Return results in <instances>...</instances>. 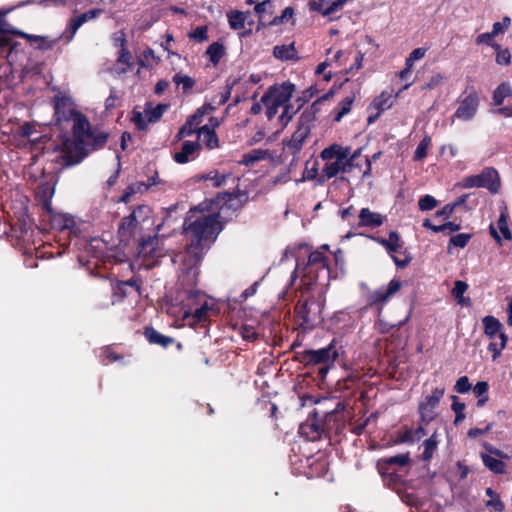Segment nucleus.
<instances>
[{
	"label": "nucleus",
	"mask_w": 512,
	"mask_h": 512,
	"mask_svg": "<svg viewBox=\"0 0 512 512\" xmlns=\"http://www.w3.org/2000/svg\"><path fill=\"white\" fill-rule=\"evenodd\" d=\"M294 90L293 84L283 82L270 87L261 98L267 118L270 121L275 120L279 129L285 128L293 118L294 110L291 98Z\"/></svg>",
	"instance_id": "obj_1"
},
{
	"label": "nucleus",
	"mask_w": 512,
	"mask_h": 512,
	"mask_svg": "<svg viewBox=\"0 0 512 512\" xmlns=\"http://www.w3.org/2000/svg\"><path fill=\"white\" fill-rule=\"evenodd\" d=\"M360 157L361 149L351 153L348 146L332 144L320 153V158L325 162L322 167V176L331 179L340 173H350L362 166L358 161Z\"/></svg>",
	"instance_id": "obj_2"
},
{
	"label": "nucleus",
	"mask_w": 512,
	"mask_h": 512,
	"mask_svg": "<svg viewBox=\"0 0 512 512\" xmlns=\"http://www.w3.org/2000/svg\"><path fill=\"white\" fill-rule=\"evenodd\" d=\"M213 205L215 207L207 215L194 216V260L203 256L222 230L217 211L218 202Z\"/></svg>",
	"instance_id": "obj_3"
},
{
	"label": "nucleus",
	"mask_w": 512,
	"mask_h": 512,
	"mask_svg": "<svg viewBox=\"0 0 512 512\" xmlns=\"http://www.w3.org/2000/svg\"><path fill=\"white\" fill-rule=\"evenodd\" d=\"M294 275L307 278L309 283L327 281L330 277L328 259L321 251H313L309 254L306 264L302 265L299 261L297 262Z\"/></svg>",
	"instance_id": "obj_4"
},
{
	"label": "nucleus",
	"mask_w": 512,
	"mask_h": 512,
	"mask_svg": "<svg viewBox=\"0 0 512 512\" xmlns=\"http://www.w3.org/2000/svg\"><path fill=\"white\" fill-rule=\"evenodd\" d=\"M71 121H73V145L76 151L79 152V156L74 161L71 160V156H65L64 160L67 165L78 164L84 159L86 156V153L84 152L86 143L93 136L91 125L84 114L79 112Z\"/></svg>",
	"instance_id": "obj_5"
},
{
	"label": "nucleus",
	"mask_w": 512,
	"mask_h": 512,
	"mask_svg": "<svg viewBox=\"0 0 512 512\" xmlns=\"http://www.w3.org/2000/svg\"><path fill=\"white\" fill-rule=\"evenodd\" d=\"M484 334L490 340L488 351L492 353L495 361L506 347L508 337L503 330V324L494 316L488 315L482 318Z\"/></svg>",
	"instance_id": "obj_6"
},
{
	"label": "nucleus",
	"mask_w": 512,
	"mask_h": 512,
	"mask_svg": "<svg viewBox=\"0 0 512 512\" xmlns=\"http://www.w3.org/2000/svg\"><path fill=\"white\" fill-rule=\"evenodd\" d=\"M484 448L486 451L480 453L484 466L495 474H505L507 471L505 461H509L511 456L488 443L484 444Z\"/></svg>",
	"instance_id": "obj_7"
},
{
	"label": "nucleus",
	"mask_w": 512,
	"mask_h": 512,
	"mask_svg": "<svg viewBox=\"0 0 512 512\" xmlns=\"http://www.w3.org/2000/svg\"><path fill=\"white\" fill-rule=\"evenodd\" d=\"M457 185L462 188L485 187L495 193L499 188L498 173L494 168H486L480 174L463 178Z\"/></svg>",
	"instance_id": "obj_8"
},
{
	"label": "nucleus",
	"mask_w": 512,
	"mask_h": 512,
	"mask_svg": "<svg viewBox=\"0 0 512 512\" xmlns=\"http://www.w3.org/2000/svg\"><path fill=\"white\" fill-rule=\"evenodd\" d=\"M52 102L54 117L58 124L71 121L79 113L74 100L70 96L58 94L54 96Z\"/></svg>",
	"instance_id": "obj_9"
},
{
	"label": "nucleus",
	"mask_w": 512,
	"mask_h": 512,
	"mask_svg": "<svg viewBox=\"0 0 512 512\" xmlns=\"http://www.w3.org/2000/svg\"><path fill=\"white\" fill-rule=\"evenodd\" d=\"M445 388L436 387L419 403V414L423 423H429L436 417V408L444 396Z\"/></svg>",
	"instance_id": "obj_10"
},
{
	"label": "nucleus",
	"mask_w": 512,
	"mask_h": 512,
	"mask_svg": "<svg viewBox=\"0 0 512 512\" xmlns=\"http://www.w3.org/2000/svg\"><path fill=\"white\" fill-rule=\"evenodd\" d=\"M220 125L216 117H209V123L204 124L197 130V147L215 149L219 147V138L215 129Z\"/></svg>",
	"instance_id": "obj_11"
},
{
	"label": "nucleus",
	"mask_w": 512,
	"mask_h": 512,
	"mask_svg": "<svg viewBox=\"0 0 512 512\" xmlns=\"http://www.w3.org/2000/svg\"><path fill=\"white\" fill-rule=\"evenodd\" d=\"M479 102L477 92L472 91L459 101V105L453 114V119L463 122L471 121L477 114Z\"/></svg>",
	"instance_id": "obj_12"
},
{
	"label": "nucleus",
	"mask_w": 512,
	"mask_h": 512,
	"mask_svg": "<svg viewBox=\"0 0 512 512\" xmlns=\"http://www.w3.org/2000/svg\"><path fill=\"white\" fill-rule=\"evenodd\" d=\"M54 190H51L46 199L43 200V209L47 212L50 218L51 225L59 230H70L75 226L74 218L65 213H57L52 208L51 198Z\"/></svg>",
	"instance_id": "obj_13"
},
{
	"label": "nucleus",
	"mask_w": 512,
	"mask_h": 512,
	"mask_svg": "<svg viewBox=\"0 0 512 512\" xmlns=\"http://www.w3.org/2000/svg\"><path fill=\"white\" fill-rule=\"evenodd\" d=\"M296 312L306 324H313L321 318L320 304L309 300L299 301L296 306Z\"/></svg>",
	"instance_id": "obj_14"
},
{
	"label": "nucleus",
	"mask_w": 512,
	"mask_h": 512,
	"mask_svg": "<svg viewBox=\"0 0 512 512\" xmlns=\"http://www.w3.org/2000/svg\"><path fill=\"white\" fill-rule=\"evenodd\" d=\"M214 306L213 300L194 292V323L206 320Z\"/></svg>",
	"instance_id": "obj_15"
},
{
	"label": "nucleus",
	"mask_w": 512,
	"mask_h": 512,
	"mask_svg": "<svg viewBox=\"0 0 512 512\" xmlns=\"http://www.w3.org/2000/svg\"><path fill=\"white\" fill-rule=\"evenodd\" d=\"M401 287L402 283L400 280L392 279L386 287H381L371 294V302L374 304L383 305L391 297H393L401 289Z\"/></svg>",
	"instance_id": "obj_16"
},
{
	"label": "nucleus",
	"mask_w": 512,
	"mask_h": 512,
	"mask_svg": "<svg viewBox=\"0 0 512 512\" xmlns=\"http://www.w3.org/2000/svg\"><path fill=\"white\" fill-rule=\"evenodd\" d=\"M309 134V125L304 123L299 124L296 131L292 134L291 138L286 142V147L291 151V153H298L302 149Z\"/></svg>",
	"instance_id": "obj_17"
},
{
	"label": "nucleus",
	"mask_w": 512,
	"mask_h": 512,
	"mask_svg": "<svg viewBox=\"0 0 512 512\" xmlns=\"http://www.w3.org/2000/svg\"><path fill=\"white\" fill-rule=\"evenodd\" d=\"M307 356L310 362L314 364H321L333 362L337 358L338 353L334 344L331 343L327 347L308 351Z\"/></svg>",
	"instance_id": "obj_18"
},
{
	"label": "nucleus",
	"mask_w": 512,
	"mask_h": 512,
	"mask_svg": "<svg viewBox=\"0 0 512 512\" xmlns=\"http://www.w3.org/2000/svg\"><path fill=\"white\" fill-rule=\"evenodd\" d=\"M395 101V97L392 92L383 91L378 97H376L370 108L376 110V115L374 118L369 117V122H372L375 118L379 117L381 113L390 109Z\"/></svg>",
	"instance_id": "obj_19"
},
{
	"label": "nucleus",
	"mask_w": 512,
	"mask_h": 512,
	"mask_svg": "<svg viewBox=\"0 0 512 512\" xmlns=\"http://www.w3.org/2000/svg\"><path fill=\"white\" fill-rule=\"evenodd\" d=\"M385 217L380 213L373 212L369 208H362L359 213V226L376 228L383 224Z\"/></svg>",
	"instance_id": "obj_20"
},
{
	"label": "nucleus",
	"mask_w": 512,
	"mask_h": 512,
	"mask_svg": "<svg viewBox=\"0 0 512 512\" xmlns=\"http://www.w3.org/2000/svg\"><path fill=\"white\" fill-rule=\"evenodd\" d=\"M410 463L409 454H399L392 457L385 458L379 462V469L381 472H388L393 467H405Z\"/></svg>",
	"instance_id": "obj_21"
},
{
	"label": "nucleus",
	"mask_w": 512,
	"mask_h": 512,
	"mask_svg": "<svg viewBox=\"0 0 512 512\" xmlns=\"http://www.w3.org/2000/svg\"><path fill=\"white\" fill-rule=\"evenodd\" d=\"M273 56L281 61L298 60V52L295 48V44L276 45L273 48Z\"/></svg>",
	"instance_id": "obj_22"
},
{
	"label": "nucleus",
	"mask_w": 512,
	"mask_h": 512,
	"mask_svg": "<svg viewBox=\"0 0 512 512\" xmlns=\"http://www.w3.org/2000/svg\"><path fill=\"white\" fill-rule=\"evenodd\" d=\"M144 336L150 344L160 345L164 348L175 342L174 338L161 334L153 327L145 328Z\"/></svg>",
	"instance_id": "obj_23"
},
{
	"label": "nucleus",
	"mask_w": 512,
	"mask_h": 512,
	"mask_svg": "<svg viewBox=\"0 0 512 512\" xmlns=\"http://www.w3.org/2000/svg\"><path fill=\"white\" fill-rule=\"evenodd\" d=\"M228 174H220L217 170H211L206 174L194 176V183L200 181H209L211 186L220 187L227 179Z\"/></svg>",
	"instance_id": "obj_24"
},
{
	"label": "nucleus",
	"mask_w": 512,
	"mask_h": 512,
	"mask_svg": "<svg viewBox=\"0 0 512 512\" xmlns=\"http://www.w3.org/2000/svg\"><path fill=\"white\" fill-rule=\"evenodd\" d=\"M379 244L386 248L390 253L398 252L402 248V242L396 232H390L388 239L374 238Z\"/></svg>",
	"instance_id": "obj_25"
},
{
	"label": "nucleus",
	"mask_w": 512,
	"mask_h": 512,
	"mask_svg": "<svg viewBox=\"0 0 512 512\" xmlns=\"http://www.w3.org/2000/svg\"><path fill=\"white\" fill-rule=\"evenodd\" d=\"M467 289H468V285L464 281L457 280L454 283V287L452 289V294L456 298L457 303L461 306H469L471 304L470 298L464 296Z\"/></svg>",
	"instance_id": "obj_26"
},
{
	"label": "nucleus",
	"mask_w": 512,
	"mask_h": 512,
	"mask_svg": "<svg viewBox=\"0 0 512 512\" xmlns=\"http://www.w3.org/2000/svg\"><path fill=\"white\" fill-rule=\"evenodd\" d=\"M138 222L134 219V216H127L124 217L118 227V235L121 238V240L129 239L132 235V230Z\"/></svg>",
	"instance_id": "obj_27"
},
{
	"label": "nucleus",
	"mask_w": 512,
	"mask_h": 512,
	"mask_svg": "<svg viewBox=\"0 0 512 512\" xmlns=\"http://www.w3.org/2000/svg\"><path fill=\"white\" fill-rule=\"evenodd\" d=\"M269 153L267 150L263 149H254L243 155L242 159L239 161L240 164L246 166H253L256 162H259L266 157H268Z\"/></svg>",
	"instance_id": "obj_28"
},
{
	"label": "nucleus",
	"mask_w": 512,
	"mask_h": 512,
	"mask_svg": "<svg viewBox=\"0 0 512 512\" xmlns=\"http://www.w3.org/2000/svg\"><path fill=\"white\" fill-rule=\"evenodd\" d=\"M82 25L83 23L77 16L71 18L66 26V29L63 31L59 38L64 39L66 44L70 43Z\"/></svg>",
	"instance_id": "obj_29"
},
{
	"label": "nucleus",
	"mask_w": 512,
	"mask_h": 512,
	"mask_svg": "<svg viewBox=\"0 0 512 512\" xmlns=\"http://www.w3.org/2000/svg\"><path fill=\"white\" fill-rule=\"evenodd\" d=\"M82 25L83 23L77 16L71 18L66 26V29L63 31L59 38L64 39L66 44L70 43Z\"/></svg>",
	"instance_id": "obj_30"
},
{
	"label": "nucleus",
	"mask_w": 512,
	"mask_h": 512,
	"mask_svg": "<svg viewBox=\"0 0 512 512\" xmlns=\"http://www.w3.org/2000/svg\"><path fill=\"white\" fill-rule=\"evenodd\" d=\"M82 25L83 23L77 16L71 18L66 26V29L63 31L59 38L64 39L66 44L70 43Z\"/></svg>",
	"instance_id": "obj_31"
},
{
	"label": "nucleus",
	"mask_w": 512,
	"mask_h": 512,
	"mask_svg": "<svg viewBox=\"0 0 512 512\" xmlns=\"http://www.w3.org/2000/svg\"><path fill=\"white\" fill-rule=\"evenodd\" d=\"M423 226L430 229L434 233L447 232L451 234L460 230V225L454 222H447L442 225H433L429 219L423 221Z\"/></svg>",
	"instance_id": "obj_32"
},
{
	"label": "nucleus",
	"mask_w": 512,
	"mask_h": 512,
	"mask_svg": "<svg viewBox=\"0 0 512 512\" xmlns=\"http://www.w3.org/2000/svg\"><path fill=\"white\" fill-rule=\"evenodd\" d=\"M228 22L233 29H242L250 17L249 12L232 11L228 15Z\"/></svg>",
	"instance_id": "obj_33"
},
{
	"label": "nucleus",
	"mask_w": 512,
	"mask_h": 512,
	"mask_svg": "<svg viewBox=\"0 0 512 512\" xmlns=\"http://www.w3.org/2000/svg\"><path fill=\"white\" fill-rule=\"evenodd\" d=\"M510 96H512V88L509 83L503 82L493 92V104L499 106Z\"/></svg>",
	"instance_id": "obj_34"
},
{
	"label": "nucleus",
	"mask_w": 512,
	"mask_h": 512,
	"mask_svg": "<svg viewBox=\"0 0 512 512\" xmlns=\"http://www.w3.org/2000/svg\"><path fill=\"white\" fill-rule=\"evenodd\" d=\"M167 104H157L155 107L151 105H146L144 109V114L149 123L157 122L163 115V113L167 110Z\"/></svg>",
	"instance_id": "obj_35"
},
{
	"label": "nucleus",
	"mask_w": 512,
	"mask_h": 512,
	"mask_svg": "<svg viewBox=\"0 0 512 512\" xmlns=\"http://www.w3.org/2000/svg\"><path fill=\"white\" fill-rule=\"evenodd\" d=\"M205 54L208 56L210 62H212L213 65H217L225 54V49L223 44L214 42L207 48Z\"/></svg>",
	"instance_id": "obj_36"
},
{
	"label": "nucleus",
	"mask_w": 512,
	"mask_h": 512,
	"mask_svg": "<svg viewBox=\"0 0 512 512\" xmlns=\"http://www.w3.org/2000/svg\"><path fill=\"white\" fill-rule=\"evenodd\" d=\"M192 155V141L186 140L182 144V150L173 154V159L178 164H185Z\"/></svg>",
	"instance_id": "obj_37"
},
{
	"label": "nucleus",
	"mask_w": 512,
	"mask_h": 512,
	"mask_svg": "<svg viewBox=\"0 0 512 512\" xmlns=\"http://www.w3.org/2000/svg\"><path fill=\"white\" fill-rule=\"evenodd\" d=\"M431 143H432L431 137L428 135L424 136V138L418 144V146L414 152L413 160L414 161L423 160L428 154V150L431 146Z\"/></svg>",
	"instance_id": "obj_38"
},
{
	"label": "nucleus",
	"mask_w": 512,
	"mask_h": 512,
	"mask_svg": "<svg viewBox=\"0 0 512 512\" xmlns=\"http://www.w3.org/2000/svg\"><path fill=\"white\" fill-rule=\"evenodd\" d=\"M214 110L215 107L210 103H205L202 107L198 108L194 113V125L202 123L205 120V117H207V120L209 121V117H213L212 112Z\"/></svg>",
	"instance_id": "obj_39"
},
{
	"label": "nucleus",
	"mask_w": 512,
	"mask_h": 512,
	"mask_svg": "<svg viewBox=\"0 0 512 512\" xmlns=\"http://www.w3.org/2000/svg\"><path fill=\"white\" fill-rule=\"evenodd\" d=\"M70 0H25L18 3V6H27L31 4H38L42 7H58L65 5Z\"/></svg>",
	"instance_id": "obj_40"
},
{
	"label": "nucleus",
	"mask_w": 512,
	"mask_h": 512,
	"mask_svg": "<svg viewBox=\"0 0 512 512\" xmlns=\"http://www.w3.org/2000/svg\"><path fill=\"white\" fill-rule=\"evenodd\" d=\"M497 227L504 239L510 240L512 238V234L508 225V214L506 209L501 211L500 217L497 221Z\"/></svg>",
	"instance_id": "obj_41"
},
{
	"label": "nucleus",
	"mask_w": 512,
	"mask_h": 512,
	"mask_svg": "<svg viewBox=\"0 0 512 512\" xmlns=\"http://www.w3.org/2000/svg\"><path fill=\"white\" fill-rule=\"evenodd\" d=\"M452 399V405L451 408L453 412L455 413V420L454 423L457 425L461 423L465 419V404L460 402L458 397L453 395L451 396Z\"/></svg>",
	"instance_id": "obj_42"
},
{
	"label": "nucleus",
	"mask_w": 512,
	"mask_h": 512,
	"mask_svg": "<svg viewBox=\"0 0 512 512\" xmlns=\"http://www.w3.org/2000/svg\"><path fill=\"white\" fill-rule=\"evenodd\" d=\"M424 445V452H423V458L424 460H429L434 452L437 449L438 446V440L436 438V433H433L428 439H426L423 443Z\"/></svg>",
	"instance_id": "obj_43"
},
{
	"label": "nucleus",
	"mask_w": 512,
	"mask_h": 512,
	"mask_svg": "<svg viewBox=\"0 0 512 512\" xmlns=\"http://www.w3.org/2000/svg\"><path fill=\"white\" fill-rule=\"evenodd\" d=\"M474 393L475 395L477 396L478 398V401H477V405L478 406H483L485 405V403L488 401V384L484 381L482 382H478L475 386H474Z\"/></svg>",
	"instance_id": "obj_44"
},
{
	"label": "nucleus",
	"mask_w": 512,
	"mask_h": 512,
	"mask_svg": "<svg viewBox=\"0 0 512 512\" xmlns=\"http://www.w3.org/2000/svg\"><path fill=\"white\" fill-rule=\"evenodd\" d=\"M486 495L490 498L486 503L487 507H491L497 512H502L504 510V504L500 500L499 495L495 493L492 488L486 489Z\"/></svg>",
	"instance_id": "obj_45"
},
{
	"label": "nucleus",
	"mask_w": 512,
	"mask_h": 512,
	"mask_svg": "<svg viewBox=\"0 0 512 512\" xmlns=\"http://www.w3.org/2000/svg\"><path fill=\"white\" fill-rule=\"evenodd\" d=\"M319 166L317 161L310 163L309 161L305 164V169L302 174L301 181L313 180L318 175Z\"/></svg>",
	"instance_id": "obj_46"
},
{
	"label": "nucleus",
	"mask_w": 512,
	"mask_h": 512,
	"mask_svg": "<svg viewBox=\"0 0 512 512\" xmlns=\"http://www.w3.org/2000/svg\"><path fill=\"white\" fill-rule=\"evenodd\" d=\"M426 435V431L422 426H419L418 428L414 430H407L403 437V442H415L419 441L421 438H423Z\"/></svg>",
	"instance_id": "obj_47"
},
{
	"label": "nucleus",
	"mask_w": 512,
	"mask_h": 512,
	"mask_svg": "<svg viewBox=\"0 0 512 512\" xmlns=\"http://www.w3.org/2000/svg\"><path fill=\"white\" fill-rule=\"evenodd\" d=\"M353 103L352 97L344 98L338 105V111L335 116V121L339 122L347 113L350 112Z\"/></svg>",
	"instance_id": "obj_48"
},
{
	"label": "nucleus",
	"mask_w": 512,
	"mask_h": 512,
	"mask_svg": "<svg viewBox=\"0 0 512 512\" xmlns=\"http://www.w3.org/2000/svg\"><path fill=\"white\" fill-rule=\"evenodd\" d=\"M438 201L431 195H425L418 201V206L421 211H430L437 207Z\"/></svg>",
	"instance_id": "obj_49"
},
{
	"label": "nucleus",
	"mask_w": 512,
	"mask_h": 512,
	"mask_svg": "<svg viewBox=\"0 0 512 512\" xmlns=\"http://www.w3.org/2000/svg\"><path fill=\"white\" fill-rule=\"evenodd\" d=\"M99 357L101 363L104 365L118 361L122 358V356L113 352L109 347L102 349Z\"/></svg>",
	"instance_id": "obj_50"
},
{
	"label": "nucleus",
	"mask_w": 512,
	"mask_h": 512,
	"mask_svg": "<svg viewBox=\"0 0 512 512\" xmlns=\"http://www.w3.org/2000/svg\"><path fill=\"white\" fill-rule=\"evenodd\" d=\"M150 214V208L147 205H138L132 212L131 216H134V219L140 223L145 221Z\"/></svg>",
	"instance_id": "obj_51"
},
{
	"label": "nucleus",
	"mask_w": 512,
	"mask_h": 512,
	"mask_svg": "<svg viewBox=\"0 0 512 512\" xmlns=\"http://www.w3.org/2000/svg\"><path fill=\"white\" fill-rule=\"evenodd\" d=\"M271 8H272L271 0H260L254 6V11L258 15V17L260 19H262L265 14L272 13Z\"/></svg>",
	"instance_id": "obj_52"
},
{
	"label": "nucleus",
	"mask_w": 512,
	"mask_h": 512,
	"mask_svg": "<svg viewBox=\"0 0 512 512\" xmlns=\"http://www.w3.org/2000/svg\"><path fill=\"white\" fill-rule=\"evenodd\" d=\"M426 52H427V49L422 48V47L414 49V50H413V51L408 55V57L406 58V60H405V65H406V66H412V67H413V65H414V63H415L416 61H419V60H421L422 58H424V57H425Z\"/></svg>",
	"instance_id": "obj_53"
},
{
	"label": "nucleus",
	"mask_w": 512,
	"mask_h": 512,
	"mask_svg": "<svg viewBox=\"0 0 512 512\" xmlns=\"http://www.w3.org/2000/svg\"><path fill=\"white\" fill-rule=\"evenodd\" d=\"M471 239V234L460 233L450 238L449 244L458 248H464Z\"/></svg>",
	"instance_id": "obj_54"
},
{
	"label": "nucleus",
	"mask_w": 512,
	"mask_h": 512,
	"mask_svg": "<svg viewBox=\"0 0 512 512\" xmlns=\"http://www.w3.org/2000/svg\"><path fill=\"white\" fill-rule=\"evenodd\" d=\"M60 38L50 39L47 36H41L39 39V42L35 45L36 49L46 51L52 49Z\"/></svg>",
	"instance_id": "obj_55"
},
{
	"label": "nucleus",
	"mask_w": 512,
	"mask_h": 512,
	"mask_svg": "<svg viewBox=\"0 0 512 512\" xmlns=\"http://www.w3.org/2000/svg\"><path fill=\"white\" fill-rule=\"evenodd\" d=\"M510 24H511L510 17L505 16L501 22H495L493 24L491 33L493 34L494 37H496L497 35L505 32L509 28Z\"/></svg>",
	"instance_id": "obj_56"
},
{
	"label": "nucleus",
	"mask_w": 512,
	"mask_h": 512,
	"mask_svg": "<svg viewBox=\"0 0 512 512\" xmlns=\"http://www.w3.org/2000/svg\"><path fill=\"white\" fill-rule=\"evenodd\" d=\"M173 82L177 87L182 84L184 91H187L192 87V78L187 75H183L182 73H176L173 76Z\"/></svg>",
	"instance_id": "obj_57"
},
{
	"label": "nucleus",
	"mask_w": 512,
	"mask_h": 512,
	"mask_svg": "<svg viewBox=\"0 0 512 512\" xmlns=\"http://www.w3.org/2000/svg\"><path fill=\"white\" fill-rule=\"evenodd\" d=\"M192 135V115H189L186 118L185 124L180 128L178 133L175 136L176 141H180L184 136Z\"/></svg>",
	"instance_id": "obj_58"
},
{
	"label": "nucleus",
	"mask_w": 512,
	"mask_h": 512,
	"mask_svg": "<svg viewBox=\"0 0 512 512\" xmlns=\"http://www.w3.org/2000/svg\"><path fill=\"white\" fill-rule=\"evenodd\" d=\"M240 334L244 340L253 341L257 338L258 332L254 326L245 324L240 328Z\"/></svg>",
	"instance_id": "obj_59"
},
{
	"label": "nucleus",
	"mask_w": 512,
	"mask_h": 512,
	"mask_svg": "<svg viewBox=\"0 0 512 512\" xmlns=\"http://www.w3.org/2000/svg\"><path fill=\"white\" fill-rule=\"evenodd\" d=\"M457 206H458V203L447 204L441 210H438L436 212L435 217L439 218L441 220H446L453 214V212Z\"/></svg>",
	"instance_id": "obj_60"
},
{
	"label": "nucleus",
	"mask_w": 512,
	"mask_h": 512,
	"mask_svg": "<svg viewBox=\"0 0 512 512\" xmlns=\"http://www.w3.org/2000/svg\"><path fill=\"white\" fill-rule=\"evenodd\" d=\"M454 389H455L456 392L461 393V394L467 393L468 391H470L471 384L469 382L468 377L467 376L460 377L456 381Z\"/></svg>",
	"instance_id": "obj_61"
},
{
	"label": "nucleus",
	"mask_w": 512,
	"mask_h": 512,
	"mask_svg": "<svg viewBox=\"0 0 512 512\" xmlns=\"http://www.w3.org/2000/svg\"><path fill=\"white\" fill-rule=\"evenodd\" d=\"M293 15H294V10H293V8H291V7H286V8L283 10V12H282V14H281L280 16L275 17V18L272 20L271 24H273V25H278V24L285 23V22H287L288 20H290V19L293 17Z\"/></svg>",
	"instance_id": "obj_62"
},
{
	"label": "nucleus",
	"mask_w": 512,
	"mask_h": 512,
	"mask_svg": "<svg viewBox=\"0 0 512 512\" xmlns=\"http://www.w3.org/2000/svg\"><path fill=\"white\" fill-rule=\"evenodd\" d=\"M154 184H156V176L151 177L147 183L140 181L132 183L131 186L134 188L135 193H142L144 191H147Z\"/></svg>",
	"instance_id": "obj_63"
},
{
	"label": "nucleus",
	"mask_w": 512,
	"mask_h": 512,
	"mask_svg": "<svg viewBox=\"0 0 512 512\" xmlns=\"http://www.w3.org/2000/svg\"><path fill=\"white\" fill-rule=\"evenodd\" d=\"M132 120L135 123L138 130L143 131L147 128L148 121L146 116L143 115V113L134 111Z\"/></svg>",
	"instance_id": "obj_64"
}]
</instances>
